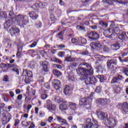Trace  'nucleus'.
<instances>
[{
  "label": "nucleus",
  "instance_id": "41",
  "mask_svg": "<svg viewBox=\"0 0 128 128\" xmlns=\"http://www.w3.org/2000/svg\"><path fill=\"white\" fill-rule=\"evenodd\" d=\"M95 92L97 94H100L102 92V86H98L95 90Z\"/></svg>",
  "mask_w": 128,
  "mask_h": 128
},
{
  "label": "nucleus",
  "instance_id": "59",
  "mask_svg": "<svg viewBox=\"0 0 128 128\" xmlns=\"http://www.w3.org/2000/svg\"><path fill=\"white\" fill-rule=\"evenodd\" d=\"M42 22H38V23L36 24V26L38 28H42Z\"/></svg>",
  "mask_w": 128,
  "mask_h": 128
},
{
  "label": "nucleus",
  "instance_id": "63",
  "mask_svg": "<svg viewBox=\"0 0 128 128\" xmlns=\"http://www.w3.org/2000/svg\"><path fill=\"white\" fill-rule=\"evenodd\" d=\"M9 96L10 98H12L14 99V93L13 92H9Z\"/></svg>",
  "mask_w": 128,
  "mask_h": 128
},
{
  "label": "nucleus",
  "instance_id": "21",
  "mask_svg": "<svg viewBox=\"0 0 128 128\" xmlns=\"http://www.w3.org/2000/svg\"><path fill=\"white\" fill-rule=\"evenodd\" d=\"M60 109L61 110H68V102H64L60 106Z\"/></svg>",
  "mask_w": 128,
  "mask_h": 128
},
{
  "label": "nucleus",
  "instance_id": "53",
  "mask_svg": "<svg viewBox=\"0 0 128 128\" xmlns=\"http://www.w3.org/2000/svg\"><path fill=\"white\" fill-rule=\"evenodd\" d=\"M76 28L78 30H84V27H83L82 26H77Z\"/></svg>",
  "mask_w": 128,
  "mask_h": 128
},
{
  "label": "nucleus",
  "instance_id": "33",
  "mask_svg": "<svg viewBox=\"0 0 128 128\" xmlns=\"http://www.w3.org/2000/svg\"><path fill=\"white\" fill-rule=\"evenodd\" d=\"M64 60L66 62H74L75 59L74 58H72V56H68V57L65 58Z\"/></svg>",
  "mask_w": 128,
  "mask_h": 128
},
{
  "label": "nucleus",
  "instance_id": "18",
  "mask_svg": "<svg viewBox=\"0 0 128 128\" xmlns=\"http://www.w3.org/2000/svg\"><path fill=\"white\" fill-rule=\"evenodd\" d=\"M120 108L123 112H128V104L127 102H124L120 105Z\"/></svg>",
  "mask_w": 128,
  "mask_h": 128
},
{
  "label": "nucleus",
  "instance_id": "16",
  "mask_svg": "<svg viewBox=\"0 0 128 128\" xmlns=\"http://www.w3.org/2000/svg\"><path fill=\"white\" fill-rule=\"evenodd\" d=\"M119 40H123L124 42H128V36H126V33L124 32H122L118 36Z\"/></svg>",
  "mask_w": 128,
  "mask_h": 128
},
{
  "label": "nucleus",
  "instance_id": "29",
  "mask_svg": "<svg viewBox=\"0 0 128 128\" xmlns=\"http://www.w3.org/2000/svg\"><path fill=\"white\" fill-rule=\"evenodd\" d=\"M51 60L52 62H56V64H62V61L56 57H52L51 58Z\"/></svg>",
  "mask_w": 128,
  "mask_h": 128
},
{
  "label": "nucleus",
  "instance_id": "50",
  "mask_svg": "<svg viewBox=\"0 0 128 128\" xmlns=\"http://www.w3.org/2000/svg\"><path fill=\"white\" fill-rule=\"evenodd\" d=\"M103 52H110V48L107 46H104L103 48Z\"/></svg>",
  "mask_w": 128,
  "mask_h": 128
},
{
  "label": "nucleus",
  "instance_id": "11",
  "mask_svg": "<svg viewBox=\"0 0 128 128\" xmlns=\"http://www.w3.org/2000/svg\"><path fill=\"white\" fill-rule=\"evenodd\" d=\"M105 124H106L107 126H110L112 128H114L116 124H118V122L116 121V120L112 118H106L105 121Z\"/></svg>",
  "mask_w": 128,
  "mask_h": 128
},
{
  "label": "nucleus",
  "instance_id": "25",
  "mask_svg": "<svg viewBox=\"0 0 128 128\" xmlns=\"http://www.w3.org/2000/svg\"><path fill=\"white\" fill-rule=\"evenodd\" d=\"M78 41L81 44H86L87 41L86 38H84L82 37H79Z\"/></svg>",
  "mask_w": 128,
  "mask_h": 128
},
{
  "label": "nucleus",
  "instance_id": "14",
  "mask_svg": "<svg viewBox=\"0 0 128 128\" xmlns=\"http://www.w3.org/2000/svg\"><path fill=\"white\" fill-rule=\"evenodd\" d=\"M96 114L98 118L100 120H104V118H108V114L106 112L98 110L96 112Z\"/></svg>",
  "mask_w": 128,
  "mask_h": 128
},
{
  "label": "nucleus",
  "instance_id": "24",
  "mask_svg": "<svg viewBox=\"0 0 128 128\" xmlns=\"http://www.w3.org/2000/svg\"><path fill=\"white\" fill-rule=\"evenodd\" d=\"M0 68L2 70L3 72H6V70H8V64L2 63L0 64Z\"/></svg>",
  "mask_w": 128,
  "mask_h": 128
},
{
  "label": "nucleus",
  "instance_id": "5",
  "mask_svg": "<svg viewBox=\"0 0 128 128\" xmlns=\"http://www.w3.org/2000/svg\"><path fill=\"white\" fill-rule=\"evenodd\" d=\"M32 78V72L24 70H23L20 78H22V80H24L26 84H30Z\"/></svg>",
  "mask_w": 128,
  "mask_h": 128
},
{
  "label": "nucleus",
  "instance_id": "10",
  "mask_svg": "<svg viewBox=\"0 0 128 128\" xmlns=\"http://www.w3.org/2000/svg\"><path fill=\"white\" fill-rule=\"evenodd\" d=\"M2 124L4 126V124H6L8 122H10V120H12V115L10 114H6L3 113L2 114Z\"/></svg>",
  "mask_w": 128,
  "mask_h": 128
},
{
  "label": "nucleus",
  "instance_id": "46",
  "mask_svg": "<svg viewBox=\"0 0 128 128\" xmlns=\"http://www.w3.org/2000/svg\"><path fill=\"white\" fill-rule=\"evenodd\" d=\"M58 38H60V40H64V32H60V33H58Z\"/></svg>",
  "mask_w": 128,
  "mask_h": 128
},
{
  "label": "nucleus",
  "instance_id": "2",
  "mask_svg": "<svg viewBox=\"0 0 128 128\" xmlns=\"http://www.w3.org/2000/svg\"><path fill=\"white\" fill-rule=\"evenodd\" d=\"M116 64H118V59L116 58L108 60L106 62V66L108 72H110L112 74H114L116 70V67L114 66H116Z\"/></svg>",
  "mask_w": 128,
  "mask_h": 128
},
{
  "label": "nucleus",
  "instance_id": "1",
  "mask_svg": "<svg viewBox=\"0 0 128 128\" xmlns=\"http://www.w3.org/2000/svg\"><path fill=\"white\" fill-rule=\"evenodd\" d=\"M77 74H82V76H86L84 82L87 86H94L96 84V76H91L94 74V68H91L90 71L88 70H86V68H79L76 70Z\"/></svg>",
  "mask_w": 128,
  "mask_h": 128
},
{
  "label": "nucleus",
  "instance_id": "44",
  "mask_svg": "<svg viewBox=\"0 0 128 128\" xmlns=\"http://www.w3.org/2000/svg\"><path fill=\"white\" fill-rule=\"evenodd\" d=\"M22 124L24 126H26V128H28V126H30V122H26L24 121H22Z\"/></svg>",
  "mask_w": 128,
  "mask_h": 128
},
{
  "label": "nucleus",
  "instance_id": "7",
  "mask_svg": "<svg viewBox=\"0 0 128 128\" xmlns=\"http://www.w3.org/2000/svg\"><path fill=\"white\" fill-rule=\"evenodd\" d=\"M107 34H112L110 35V38H114V34H118L120 32V30L118 27H112L110 28L107 31Z\"/></svg>",
  "mask_w": 128,
  "mask_h": 128
},
{
  "label": "nucleus",
  "instance_id": "60",
  "mask_svg": "<svg viewBox=\"0 0 128 128\" xmlns=\"http://www.w3.org/2000/svg\"><path fill=\"white\" fill-rule=\"evenodd\" d=\"M95 56H97L96 57L97 58V62H102V60L100 58H101V56L98 55V54H97V55H95Z\"/></svg>",
  "mask_w": 128,
  "mask_h": 128
},
{
  "label": "nucleus",
  "instance_id": "51",
  "mask_svg": "<svg viewBox=\"0 0 128 128\" xmlns=\"http://www.w3.org/2000/svg\"><path fill=\"white\" fill-rule=\"evenodd\" d=\"M116 77V78H117V80H118V82H120V80H122V78H124L122 77V76L120 75V74L118 75Z\"/></svg>",
  "mask_w": 128,
  "mask_h": 128
},
{
  "label": "nucleus",
  "instance_id": "19",
  "mask_svg": "<svg viewBox=\"0 0 128 128\" xmlns=\"http://www.w3.org/2000/svg\"><path fill=\"white\" fill-rule=\"evenodd\" d=\"M42 66L43 68L44 72H48V62L46 61H44L42 62Z\"/></svg>",
  "mask_w": 128,
  "mask_h": 128
},
{
  "label": "nucleus",
  "instance_id": "57",
  "mask_svg": "<svg viewBox=\"0 0 128 128\" xmlns=\"http://www.w3.org/2000/svg\"><path fill=\"white\" fill-rule=\"evenodd\" d=\"M117 82H118V80L116 77H114L111 81V84H116Z\"/></svg>",
  "mask_w": 128,
  "mask_h": 128
},
{
  "label": "nucleus",
  "instance_id": "15",
  "mask_svg": "<svg viewBox=\"0 0 128 128\" xmlns=\"http://www.w3.org/2000/svg\"><path fill=\"white\" fill-rule=\"evenodd\" d=\"M97 102L99 104H102V106H106L110 104V100L106 98H99L98 99Z\"/></svg>",
  "mask_w": 128,
  "mask_h": 128
},
{
  "label": "nucleus",
  "instance_id": "17",
  "mask_svg": "<svg viewBox=\"0 0 128 128\" xmlns=\"http://www.w3.org/2000/svg\"><path fill=\"white\" fill-rule=\"evenodd\" d=\"M90 46L92 48V50H94L96 48V50H99L100 48V46H102V44L100 42L96 43L94 42H92L90 43Z\"/></svg>",
  "mask_w": 128,
  "mask_h": 128
},
{
  "label": "nucleus",
  "instance_id": "40",
  "mask_svg": "<svg viewBox=\"0 0 128 128\" xmlns=\"http://www.w3.org/2000/svg\"><path fill=\"white\" fill-rule=\"evenodd\" d=\"M2 80L5 82H10V77L8 75H4L3 77Z\"/></svg>",
  "mask_w": 128,
  "mask_h": 128
},
{
  "label": "nucleus",
  "instance_id": "8",
  "mask_svg": "<svg viewBox=\"0 0 128 128\" xmlns=\"http://www.w3.org/2000/svg\"><path fill=\"white\" fill-rule=\"evenodd\" d=\"M52 86L56 90L58 94L60 92H62V88H60V82L58 79H54L52 81Z\"/></svg>",
  "mask_w": 128,
  "mask_h": 128
},
{
  "label": "nucleus",
  "instance_id": "27",
  "mask_svg": "<svg viewBox=\"0 0 128 128\" xmlns=\"http://www.w3.org/2000/svg\"><path fill=\"white\" fill-rule=\"evenodd\" d=\"M104 64L103 63H100L98 66L96 68V69L98 70V72H102V68H104Z\"/></svg>",
  "mask_w": 128,
  "mask_h": 128
},
{
  "label": "nucleus",
  "instance_id": "52",
  "mask_svg": "<svg viewBox=\"0 0 128 128\" xmlns=\"http://www.w3.org/2000/svg\"><path fill=\"white\" fill-rule=\"evenodd\" d=\"M48 94H41V98L42 100H46V98H48Z\"/></svg>",
  "mask_w": 128,
  "mask_h": 128
},
{
  "label": "nucleus",
  "instance_id": "62",
  "mask_svg": "<svg viewBox=\"0 0 128 128\" xmlns=\"http://www.w3.org/2000/svg\"><path fill=\"white\" fill-rule=\"evenodd\" d=\"M22 94H20L18 96H17L18 100H19L20 102L21 100H22Z\"/></svg>",
  "mask_w": 128,
  "mask_h": 128
},
{
  "label": "nucleus",
  "instance_id": "45",
  "mask_svg": "<svg viewBox=\"0 0 128 128\" xmlns=\"http://www.w3.org/2000/svg\"><path fill=\"white\" fill-rule=\"evenodd\" d=\"M7 66H8V68H18V66H16V64H7Z\"/></svg>",
  "mask_w": 128,
  "mask_h": 128
},
{
  "label": "nucleus",
  "instance_id": "35",
  "mask_svg": "<svg viewBox=\"0 0 128 128\" xmlns=\"http://www.w3.org/2000/svg\"><path fill=\"white\" fill-rule=\"evenodd\" d=\"M52 73L53 74H54V76H60L62 74L60 72L56 70H53Z\"/></svg>",
  "mask_w": 128,
  "mask_h": 128
},
{
  "label": "nucleus",
  "instance_id": "31",
  "mask_svg": "<svg viewBox=\"0 0 128 128\" xmlns=\"http://www.w3.org/2000/svg\"><path fill=\"white\" fill-rule=\"evenodd\" d=\"M10 26V21L9 20H6L4 23V28H8Z\"/></svg>",
  "mask_w": 128,
  "mask_h": 128
},
{
  "label": "nucleus",
  "instance_id": "28",
  "mask_svg": "<svg viewBox=\"0 0 128 128\" xmlns=\"http://www.w3.org/2000/svg\"><path fill=\"white\" fill-rule=\"evenodd\" d=\"M56 118L58 120V122H62V124H66V120H65L63 119L62 117L60 116H56Z\"/></svg>",
  "mask_w": 128,
  "mask_h": 128
},
{
  "label": "nucleus",
  "instance_id": "39",
  "mask_svg": "<svg viewBox=\"0 0 128 128\" xmlns=\"http://www.w3.org/2000/svg\"><path fill=\"white\" fill-rule=\"evenodd\" d=\"M16 16V15L14 14V13L13 11H10L8 16V18H14Z\"/></svg>",
  "mask_w": 128,
  "mask_h": 128
},
{
  "label": "nucleus",
  "instance_id": "23",
  "mask_svg": "<svg viewBox=\"0 0 128 128\" xmlns=\"http://www.w3.org/2000/svg\"><path fill=\"white\" fill-rule=\"evenodd\" d=\"M82 66H86L88 69H85V70H88L89 72H90V70H92V68H92V66H90V64L88 63L83 62L82 63Z\"/></svg>",
  "mask_w": 128,
  "mask_h": 128
},
{
  "label": "nucleus",
  "instance_id": "37",
  "mask_svg": "<svg viewBox=\"0 0 128 128\" xmlns=\"http://www.w3.org/2000/svg\"><path fill=\"white\" fill-rule=\"evenodd\" d=\"M98 78L100 79V82H103L104 80H106V77L104 76L103 75H99L98 76Z\"/></svg>",
  "mask_w": 128,
  "mask_h": 128
},
{
  "label": "nucleus",
  "instance_id": "55",
  "mask_svg": "<svg viewBox=\"0 0 128 128\" xmlns=\"http://www.w3.org/2000/svg\"><path fill=\"white\" fill-rule=\"evenodd\" d=\"M69 68H76V62L71 63L69 66Z\"/></svg>",
  "mask_w": 128,
  "mask_h": 128
},
{
  "label": "nucleus",
  "instance_id": "20",
  "mask_svg": "<svg viewBox=\"0 0 128 128\" xmlns=\"http://www.w3.org/2000/svg\"><path fill=\"white\" fill-rule=\"evenodd\" d=\"M29 16L32 20H36L38 18V14H36L34 12H31L29 13Z\"/></svg>",
  "mask_w": 128,
  "mask_h": 128
},
{
  "label": "nucleus",
  "instance_id": "30",
  "mask_svg": "<svg viewBox=\"0 0 128 128\" xmlns=\"http://www.w3.org/2000/svg\"><path fill=\"white\" fill-rule=\"evenodd\" d=\"M120 70L121 72H122L123 74H124L127 76H128V68L122 67Z\"/></svg>",
  "mask_w": 128,
  "mask_h": 128
},
{
  "label": "nucleus",
  "instance_id": "34",
  "mask_svg": "<svg viewBox=\"0 0 128 128\" xmlns=\"http://www.w3.org/2000/svg\"><path fill=\"white\" fill-rule=\"evenodd\" d=\"M18 52H21L22 50V46H24V44L20 42L18 44Z\"/></svg>",
  "mask_w": 128,
  "mask_h": 128
},
{
  "label": "nucleus",
  "instance_id": "36",
  "mask_svg": "<svg viewBox=\"0 0 128 128\" xmlns=\"http://www.w3.org/2000/svg\"><path fill=\"white\" fill-rule=\"evenodd\" d=\"M70 88L69 86H66L64 89V92L65 94H70Z\"/></svg>",
  "mask_w": 128,
  "mask_h": 128
},
{
  "label": "nucleus",
  "instance_id": "4",
  "mask_svg": "<svg viewBox=\"0 0 128 128\" xmlns=\"http://www.w3.org/2000/svg\"><path fill=\"white\" fill-rule=\"evenodd\" d=\"M92 98L89 97L88 98H81L80 102V106H83L84 108L90 110L92 107Z\"/></svg>",
  "mask_w": 128,
  "mask_h": 128
},
{
  "label": "nucleus",
  "instance_id": "38",
  "mask_svg": "<svg viewBox=\"0 0 128 128\" xmlns=\"http://www.w3.org/2000/svg\"><path fill=\"white\" fill-rule=\"evenodd\" d=\"M112 48H113L114 50H119L120 48V44L118 43L113 44L112 45Z\"/></svg>",
  "mask_w": 128,
  "mask_h": 128
},
{
  "label": "nucleus",
  "instance_id": "56",
  "mask_svg": "<svg viewBox=\"0 0 128 128\" xmlns=\"http://www.w3.org/2000/svg\"><path fill=\"white\" fill-rule=\"evenodd\" d=\"M66 54V56H72V52L70 50H67L65 52Z\"/></svg>",
  "mask_w": 128,
  "mask_h": 128
},
{
  "label": "nucleus",
  "instance_id": "47",
  "mask_svg": "<svg viewBox=\"0 0 128 128\" xmlns=\"http://www.w3.org/2000/svg\"><path fill=\"white\" fill-rule=\"evenodd\" d=\"M128 50H126L125 52L121 53V57L124 58V56H128Z\"/></svg>",
  "mask_w": 128,
  "mask_h": 128
},
{
  "label": "nucleus",
  "instance_id": "9",
  "mask_svg": "<svg viewBox=\"0 0 128 128\" xmlns=\"http://www.w3.org/2000/svg\"><path fill=\"white\" fill-rule=\"evenodd\" d=\"M88 38L90 42L96 40L99 38L98 34L95 32H91L87 33Z\"/></svg>",
  "mask_w": 128,
  "mask_h": 128
},
{
  "label": "nucleus",
  "instance_id": "42",
  "mask_svg": "<svg viewBox=\"0 0 128 128\" xmlns=\"http://www.w3.org/2000/svg\"><path fill=\"white\" fill-rule=\"evenodd\" d=\"M99 24L102 26H104L105 28H108V24L106 22H104L103 21H100L99 22Z\"/></svg>",
  "mask_w": 128,
  "mask_h": 128
},
{
  "label": "nucleus",
  "instance_id": "43",
  "mask_svg": "<svg viewBox=\"0 0 128 128\" xmlns=\"http://www.w3.org/2000/svg\"><path fill=\"white\" fill-rule=\"evenodd\" d=\"M55 101L56 102H58V104H60V102H62V98L57 96L55 98H54Z\"/></svg>",
  "mask_w": 128,
  "mask_h": 128
},
{
  "label": "nucleus",
  "instance_id": "6",
  "mask_svg": "<svg viewBox=\"0 0 128 128\" xmlns=\"http://www.w3.org/2000/svg\"><path fill=\"white\" fill-rule=\"evenodd\" d=\"M97 124L98 121L94 120V122L90 118H87L86 121V126L84 128H98V124Z\"/></svg>",
  "mask_w": 128,
  "mask_h": 128
},
{
  "label": "nucleus",
  "instance_id": "58",
  "mask_svg": "<svg viewBox=\"0 0 128 128\" xmlns=\"http://www.w3.org/2000/svg\"><path fill=\"white\" fill-rule=\"evenodd\" d=\"M2 18H8V14H6V12H2Z\"/></svg>",
  "mask_w": 128,
  "mask_h": 128
},
{
  "label": "nucleus",
  "instance_id": "12",
  "mask_svg": "<svg viewBox=\"0 0 128 128\" xmlns=\"http://www.w3.org/2000/svg\"><path fill=\"white\" fill-rule=\"evenodd\" d=\"M46 106L49 110H56V106L54 104H52V102L50 100L46 101Z\"/></svg>",
  "mask_w": 128,
  "mask_h": 128
},
{
  "label": "nucleus",
  "instance_id": "32",
  "mask_svg": "<svg viewBox=\"0 0 128 128\" xmlns=\"http://www.w3.org/2000/svg\"><path fill=\"white\" fill-rule=\"evenodd\" d=\"M13 72H14L17 76H20V70L18 67H15L11 70Z\"/></svg>",
  "mask_w": 128,
  "mask_h": 128
},
{
  "label": "nucleus",
  "instance_id": "48",
  "mask_svg": "<svg viewBox=\"0 0 128 128\" xmlns=\"http://www.w3.org/2000/svg\"><path fill=\"white\" fill-rule=\"evenodd\" d=\"M38 6H40V8H44V6H48V4L44 2H40L38 4Z\"/></svg>",
  "mask_w": 128,
  "mask_h": 128
},
{
  "label": "nucleus",
  "instance_id": "13",
  "mask_svg": "<svg viewBox=\"0 0 128 128\" xmlns=\"http://www.w3.org/2000/svg\"><path fill=\"white\" fill-rule=\"evenodd\" d=\"M9 32L11 34V36H16V34H18L20 33V30L16 26H12L9 30Z\"/></svg>",
  "mask_w": 128,
  "mask_h": 128
},
{
  "label": "nucleus",
  "instance_id": "3",
  "mask_svg": "<svg viewBox=\"0 0 128 128\" xmlns=\"http://www.w3.org/2000/svg\"><path fill=\"white\" fill-rule=\"evenodd\" d=\"M18 24L22 28L28 24V18L26 16L18 14L16 18Z\"/></svg>",
  "mask_w": 128,
  "mask_h": 128
},
{
  "label": "nucleus",
  "instance_id": "26",
  "mask_svg": "<svg viewBox=\"0 0 128 128\" xmlns=\"http://www.w3.org/2000/svg\"><path fill=\"white\" fill-rule=\"evenodd\" d=\"M113 88L115 94H119L120 92V88L118 86H116V85L114 86Z\"/></svg>",
  "mask_w": 128,
  "mask_h": 128
},
{
  "label": "nucleus",
  "instance_id": "64",
  "mask_svg": "<svg viewBox=\"0 0 128 128\" xmlns=\"http://www.w3.org/2000/svg\"><path fill=\"white\" fill-rule=\"evenodd\" d=\"M78 39L76 38H72V44H76V42H78Z\"/></svg>",
  "mask_w": 128,
  "mask_h": 128
},
{
  "label": "nucleus",
  "instance_id": "61",
  "mask_svg": "<svg viewBox=\"0 0 128 128\" xmlns=\"http://www.w3.org/2000/svg\"><path fill=\"white\" fill-rule=\"evenodd\" d=\"M80 54H82L83 56H88V52L87 50H86L83 52H80Z\"/></svg>",
  "mask_w": 128,
  "mask_h": 128
},
{
  "label": "nucleus",
  "instance_id": "22",
  "mask_svg": "<svg viewBox=\"0 0 128 128\" xmlns=\"http://www.w3.org/2000/svg\"><path fill=\"white\" fill-rule=\"evenodd\" d=\"M68 107L70 108V110H72V112H74V110H76V104L70 102Z\"/></svg>",
  "mask_w": 128,
  "mask_h": 128
},
{
  "label": "nucleus",
  "instance_id": "54",
  "mask_svg": "<svg viewBox=\"0 0 128 128\" xmlns=\"http://www.w3.org/2000/svg\"><path fill=\"white\" fill-rule=\"evenodd\" d=\"M66 54L65 52H60L58 53V56H60V58H62L64 56V54Z\"/></svg>",
  "mask_w": 128,
  "mask_h": 128
},
{
  "label": "nucleus",
  "instance_id": "49",
  "mask_svg": "<svg viewBox=\"0 0 128 128\" xmlns=\"http://www.w3.org/2000/svg\"><path fill=\"white\" fill-rule=\"evenodd\" d=\"M120 4H128V0H116Z\"/></svg>",
  "mask_w": 128,
  "mask_h": 128
}]
</instances>
